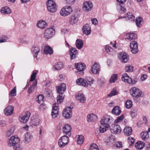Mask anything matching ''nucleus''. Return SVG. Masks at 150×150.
Instances as JSON below:
<instances>
[{"label":"nucleus","instance_id":"f704fd0d","mask_svg":"<svg viewBox=\"0 0 150 150\" xmlns=\"http://www.w3.org/2000/svg\"><path fill=\"white\" fill-rule=\"evenodd\" d=\"M15 129L14 126H12L8 129L6 132V137H10L14 132Z\"/></svg>","mask_w":150,"mask_h":150},{"label":"nucleus","instance_id":"a18cd8bd","mask_svg":"<svg viewBox=\"0 0 150 150\" xmlns=\"http://www.w3.org/2000/svg\"><path fill=\"white\" fill-rule=\"evenodd\" d=\"M38 72L37 70H35L33 71L32 74L31 76V78L30 80V81H33L36 78V76Z\"/></svg>","mask_w":150,"mask_h":150},{"label":"nucleus","instance_id":"6e6d98bb","mask_svg":"<svg viewBox=\"0 0 150 150\" xmlns=\"http://www.w3.org/2000/svg\"><path fill=\"white\" fill-rule=\"evenodd\" d=\"M40 122L38 119L36 118L32 121L31 124L33 125L36 126L39 125Z\"/></svg>","mask_w":150,"mask_h":150},{"label":"nucleus","instance_id":"0e129e2a","mask_svg":"<svg viewBox=\"0 0 150 150\" xmlns=\"http://www.w3.org/2000/svg\"><path fill=\"white\" fill-rule=\"evenodd\" d=\"M105 50L108 53H109L112 50V49L111 47L107 45L105 47Z\"/></svg>","mask_w":150,"mask_h":150},{"label":"nucleus","instance_id":"338daca9","mask_svg":"<svg viewBox=\"0 0 150 150\" xmlns=\"http://www.w3.org/2000/svg\"><path fill=\"white\" fill-rule=\"evenodd\" d=\"M76 0H66L67 3L68 4H73L75 2Z\"/></svg>","mask_w":150,"mask_h":150},{"label":"nucleus","instance_id":"bb28decb","mask_svg":"<svg viewBox=\"0 0 150 150\" xmlns=\"http://www.w3.org/2000/svg\"><path fill=\"white\" fill-rule=\"evenodd\" d=\"M122 81L125 83H131L132 82V79L126 73L124 74L121 78Z\"/></svg>","mask_w":150,"mask_h":150},{"label":"nucleus","instance_id":"603ef678","mask_svg":"<svg viewBox=\"0 0 150 150\" xmlns=\"http://www.w3.org/2000/svg\"><path fill=\"white\" fill-rule=\"evenodd\" d=\"M16 87L15 86L14 88L9 93V95L11 96H15L16 95Z\"/></svg>","mask_w":150,"mask_h":150},{"label":"nucleus","instance_id":"39448f33","mask_svg":"<svg viewBox=\"0 0 150 150\" xmlns=\"http://www.w3.org/2000/svg\"><path fill=\"white\" fill-rule=\"evenodd\" d=\"M69 141V137L66 135L61 137L58 140V144L60 148H63L67 145Z\"/></svg>","mask_w":150,"mask_h":150},{"label":"nucleus","instance_id":"cd10ccee","mask_svg":"<svg viewBox=\"0 0 150 150\" xmlns=\"http://www.w3.org/2000/svg\"><path fill=\"white\" fill-rule=\"evenodd\" d=\"M87 121L89 122L94 121L98 120V117L97 116L93 113L88 114L87 116Z\"/></svg>","mask_w":150,"mask_h":150},{"label":"nucleus","instance_id":"473e14b6","mask_svg":"<svg viewBox=\"0 0 150 150\" xmlns=\"http://www.w3.org/2000/svg\"><path fill=\"white\" fill-rule=\"evenodd\" d=\"M44 52L46 55L48 54L51 55L53 53V49L50 46L47 45L45 47Z\"/></svg>","mask_w":150,"mask_h":150},{"label":"nucleus","instance_id":"412c9836","mask_svg":"<svg viewBox=\"0 0 150 150\" xmlns=\"http://www.w3.org/2000/svg\"><path fill=\"white\" fill-rule=\"evenodd\" d=\"M69 53L70 56L71 60L75 58L78 54L77 50L74 47L70 49Z\"/></svg>","mask_w":150,"mask_h":150},{"label":"nucleus","instance_id":"20e7f679","mask_svg":"<svg viewBox=\"0 0 150 150\" xmlns=\"http://www.w3.org/2000/svg\"><path fill=\"white\" fill-rule=\"evenodd\" d=\"M47 8L48 11L50 12L53 13L57 10L56 4L52 0H48L46 2Z\"/></svg>","mask_w":150,"mask_h":150},{"label":"nucleus","instance_id":"b1692460","mask_svg":"<svg viewBox=\"0 0 150 150\" xmlns=\"http://www.w3.org/2000/svg\"><path fill=\"white\" fill-rule=\"evenodd\" d=\"M82 30L83 34L86 35H88L91 33V28L88 24L84 25L82 28Z\"/></svg>","mask_w":150,"mask_h":150},{"label":"nucleus","instance_id":"6ab92c4d","mask_svg":"<svg viewBox=\"0 0 150 150\" xmlns=\"http://www.w3.org/2000/svg\"><path fill=\"white\" fill-rule=\"evenodd\" d=\"M78 20L77 16L75 14H72L69 17V21L70 24L73 25L76 24Z\"/></svg>","mask_w":150,"mask_h":150},{"label":"nucleus","instance_id":"13d9d810","mask_svg":"<svg viewBox=\"0 0 150 150\" xmlns=\"http://www.w3.org/2000/svg\"><path fill=\"white\" fill-rule=\"evenodd\" d=\"M124 118V115H121V116L118 117L117 118L115 119L114 121V122L116 123H118L122 121Z\"/></svg>","mask_w":150,"mask_h":150},{"label":"nucleus","instance_id":"a211bd4d","mask_svg":"<svg viewBox=\"0 0 150 150\" xmlns=\"http://www.w3.org/2000/svg\"><path fill=\"white\" fill-rule=\"evenodd\" d=\"M58 104L57 103H54L53 105L51 113V115L53 118H55L58 114Z\"/></svg>","mask_w":150,"mask_h":150},{"label":"nucleus","instance_id":"9d476101","mask_svg":"<svg viewBox=\"0 0 150 150\" xmlns=\"http://www.w3.org/2000/svg\"><path fill=\"white\" fill-rule=\"evenodd\" d=\"M8 140V145L9 146H14L20 141V139L18 137L14 136L11 137Z\"/></svg>","mask_w":150,"mask_h":150},{"label":"nucleus","instance_id":"864d4df0","mask_svg":"<svg viewBox=\"0 0 150 150\" xmlns=\"http://www.w3.org/2000/svg\"><path fill=\"white\" fill-rule=\"evenodd\" d=\"M89 150H99L98 145L95 144H93L90 145Z\"/></svg>","mask_w":150,"mask_h":150},{"label":"nucleus","instance_id":"37998d69","mask_svg":"<svg viewBox=\"0 0 150 150\" xmlns=\"http://www.w3.org/2000/svg\"><path fill=\"white\" fill-rule=\"evenodd\" d=\"M118 77V75L117 74H112L109 80V81L110 83H114L117 80Z\"/></svg>","mask_w":150,"mask_h":150},{"label":"nucleus","instance_id":"ea45409f","mask_svg":"<svg viewBox=\"0 0 150 150\" xmlns=\"http://www.w3.org/2000/svg\"><path fill=\"white\" fill-rule=\"evenodd\" d=\"M40 50L39 48L37 47H34L32 48L31 51L34 57H36L37 56L38 54L40 52Z\"/></svg>","mask_w":150,"mask_h":150},{"label":"nucleus","instance_id":"f03ea898","mask_svg":"<svg viewBox=\"0 0 150 150\" xmlns=\"http://www.w3.org/2000/svg\"><path fill=\"white\" fill-rule=\"evenodd\" d=\"M129 93L132 97L137 98L142 97L144 96V93L135 87L131 88L129 90Z\"/></svg>","mask_w":150,"mask_h":150},{"label":"nucleus","instance_id":"69168bd1","mask_svg":"<svg viewBox=\"0 0 150 150\" xmlns=\"http://www.w3.org/2000/svg\"><path fill=\"white\" fill-rule=\"evenodd\" d=\"M147 78V75L145 74H143L141 76L140 78V79L142 81H143L146 79Z\"/></svg>","mask_w":150,"mask_h":150},{"label":"nucleus","instance_id":"dca6fc26","mask_svg":"<svg viewBox=\"0 0 150 150\" xmlns=\"http://www.w3.org/2000/svg\"><path fill=\"white\" fill-rule=\"evenodd\" d=\"M130 46L131 49V52L135 54L138 52V44L136 41H132L130 43Z\"/></svg>","mask_w":150,"mask_h":150},{"label":"nucleus","instance_id":"e433bc0d","mask_svg":"<svg viewBox=\"0 0 150 150\" xmlns=\"http://www.w3.org/2000/svg\"><path fill=\"white\" fill-rule=\"evenodd\" d=\"M135 146L137 149H141L144 147V144L142 141H139L135 143Z\"/></svg>","mask_w":150,"mask_h":150},{"label":"nucleus","instance_id":"c85d7f7f","mask_svg":"<svg viewBox=\"0 0 150 150\" xmlns=\"http://www.w3.org/2000/svg\"><path fill=\"white\" fill-rule=\"evenodd\" d=\"M47 24L43 20L39 21L37 24V26L41 29H44L47 26Z\"/></svg>","mask_w":150,"mask_h":150},{"label":"nucleus","instance_id":"8fccbe9b","mask_svg":"<svg viewBox=\"0 0 150 150\" xmlns=\"http://www.w3.org/2000/svg\"><path fill=\"white\" fill-rule=\"evenodd\" d=\"M118 91L116 88H114L110 92L108 95V97H111L115 96L117 94Z\"/></svg>","mask_w":150,"mask_h":150},{"label":"nucleus","instance_id":"1a4fd4ad","mask_svg":"<svg viewBox=\"0 0 150 150\" xmlns=\"http://www.w3.org/2000/svg\"><path fill=\"white\" fill-rule=\"evenodd\" d=\"M30 116V112L28 111L24 115H20L19 116V120L21 123H26L28 121Z\"/></svg>","mask_w":150,"mask_h":150},{"label":"nucleus","instance_id":"423d86ee","mask_svg":"<svg viewBox=\"0 0 150 150\" xmlns=\"http://www.w3.org/2000/svg\"><path fill=\"white\" fill-rule=\"evenodd\" d=\"M100 69V66L99 64L95 62L92 65L89 72L91 74H97L99 73Z\"/></svg>","mask_w":150,"mask_h":150},{"label":"nucleus","instance_id":"f8f14e48","mask_svg":"<svg viewBox=\"0 0 150 150\" xmlns=\"http://www.w3.org/2000/svg\"><path fill=\"white\" fill-rule=\"evenodd\" d=\"M110 129L111 132L114 134H120L122 131L120 125L116 124L112 125Z\"/></svg>","mask_w":150,"mask_h":150},{"label":"nucleus","instance_id":"c756f323","mask_svg":"<svg viewBox=\"0 0 150 150\" xmlns=\"http://www.w3.org/2000/svg\"><path fill=\"white\" fill-rule=\"evenodd\" d=\"M126 20H129L131 21H134L135 18V16L132 13L128 12L125 14L124 16Z\"/></svg>","mask_w":150,"mask_h":150},{"label":"nucleus","instance_id":"de8ad7c7","mask_svg":"<svg viewBox=\"0 0 150 150\" xmlns=\"http://www.w3.org/2000/svg\"><path fill=\"white\" fill-rule=\"evenodd\" d=\"M133 69V67L129 64H127L125 67V71L127 72H132Z\"/></svg>","mask_w":150,"mask_h":150},{"label":"nucleus","instance_id":"a19ab883","mask_svg":"<svg viewBox=\"0 0 150 150\" xmlns=\"http://www.w3.org/2000/svg\"><path fill=\"white\" fill-rule=\"evenodd\" d=\"M37 84V82L35 81L34 82L32 85L28 88V93H32L35 90V87Z\"/></svg>","mask_w":150,"mask_h":150},{"label":"nucleus","instance_id":"58836bf2","mask_svg":"<svg viewBox=\"0 0 150 150\" xmlns=\"http://www.w3.org/2000/svg\"><path fill=\"white\" fill-rule=\"evenodd\" d=\"M140 136L142 139L143 140L146 141L147 140L149 137V135L148 132L147 131H143L141 132Z\"/></svg>","mask_w":150,"mask_h":150},{"label":"nucleus","instance_id":"5701e85b","mask_svg":"<svg viewBox=\"0 0 150 150\" xmlns=\"http://www.w3.org/2000/svg\"><path fill=\"white\" fill-rule=\"evenodd\" d=\"M63 67V63L61 62H59L54 64L53 66L52 69L54 71H58L62 69Z\"/></svg>","mask_w":150,"mask_h":150},{"label":"nucleus","instance_id":"0eeeda50","mask_svg":"<svg viewBox=\"0 0 150 150\" xmlns=\"http://www.w3.org/2000/svg\"><path fill=\"white\" fill-rule=\"evenodd\" d=\"M54 30L52 28H47L44 32V37L47 39H49L52 38L54 35Z\"/></svg>","mask_w":150,"mask_h":150},{"label":"nucleus","instance_id":"2eb2a0df","mask_svg":"<svg viewBox=\"0 0 150 150\" xmlns=\"http://www.w3.org/2000/svg\"><path fill=\"white\" fill-rule=\"evenodd\" d=\"M71 127L69 124H66L62 127L63 132L65 134H67L69 136L71 135Z\"/></svg>","mask_w":150,"mask_h":150},{"label":"nucleus","instance_id":"4d7b16f0","mask_svg":"<svg viewBox=\"0 0 150 150\" xmlns=\"http://www.w3.org/2000/svg\"><path fill=\"white\" fill-rule=\"evenodd\" d=\"M117 6L119 9V12L120 13H124L125 12L126 9L123 7L120 4H118Z\"/></svg>","mask_w":150,"mask_h":150},{"label":"nucleus","instance_id":"052dcab7","mask_svg":"<svg viewBox=\"0 0 150 150\" xmlns=\"http://www.w3.org/2000/svg\"><path fill=\"white\" fill-rule=\"evenodd\" d=\"M13 146L14 149L15 150H21L22 149L21 146L20 145L18 144H16L14 146Z\"/></svg>","mask_w":150,"mask_h":150},{"label":"nucleus","instance_id":"4c0bfd02","mask_svg":"<svg viewBox=\"0 0 150 150\" xmlns=\"http://www.w3.org/2000/svg\"><path fill=\"white\" fill-rule=\"evenodd\" d=\"M75 44L77 48L80 50L83 47V42L81 40L78 39L76 41Z\"/></svg>","mask_w":150,"mask_h":150},{"label":"nucleus","instance_id":"79ce46f5","mask_svg":"<svg viewBox=\"0 0 150 150\" xmlns=\"http://www.w3.org/2000/svg\"><path fill=\"white\" fill-rule=\"evenodd\" d=\"M76 141L78 144H82L84 142V138L82 135H79L76 137Z\"/></svg>","mask_w":150,"mask_h":150},{"label":"nucleus","instance_id":"7ed1b4c3","mask_svg":"<svg viewBox=\"0 0 150 150\" xmlns=\"http://www.w3.org/2000/svg\"><path fill=\"white\" fill-rule=\"evenodd\" d=\"M73 9L72 7L69 5H66L63 7L60 11V15L63 17H67L72 13Z\"/></svg>","mask_w":150,"mask_h":150},{"label":"nucleus","instance_id":"3c124183","mask_svg":"<svg viewBox=\"0 0 150 150\" xmlns=\"http://www.w3.org/2000/svg\"><path fill=\"white\" fill-rule=\"evenodd\" d=\"M142 20V18L141 17H138L136 18V24L138 27H140V25Z\"/></svg>","mask_w":150,"mask_h":150},{"label":"nucleus","instance_id":"f257e3e1","mask_svg":"<svg viewBox=\"0 0 150 150\" xmlns=\"http://www.w3.org/2000/svg\"><path fill=\"white\" fill-rule=\"evenodd\" d=\"M113 121V118L110 116L106 115L103 116L100 121V133H103L105 132L109 127L110 124Z\"/></svg>","mask_w":150,"mask_h":150},{"label":"nucleus","instance_id":"f3484780","mask_svg":"<svg viewBox=\"0 0 150 150\" xmlns=\"http://www.w3.org/2000/svg\"><path fill=\"white\" fill-rule=\"evenodd\" d=\"M76 83L78 85L87 87L88 85V82L85 79L82 78H78L76 81Z\"/></svg>","mask_w":150,"mask_h":150},{"label":"nucleus","instance_id":"680f3d73","mask_svg":"<svg viewBox=\"0 0 150 150\" xmlns=\"http://www.w3.org/2000/svg\"><path fill=\"white\" fill-rule=\"evenodd\" d=\"M87 80L88 82V85L89 86H91L93 84L94 81V80L93 79L89 78H88L87 79Z\"/></svg>","mask_w":150,"mask_h":150},{"label":"nucleus","instance_id":"49530a36","mask_svg":"<svg viewBox=\"0 0 150 150\" xmlns=\"http://www.w3.org/2000/svg\"><path fill=\"white\" fill-rule=\"evenodd\" d=\"M44 98V96L43 95H40L37 97L36 101L40 104L43 103Z\"/></svg>","mask_w":150,"mask_h":150},{"label":"nucleus","instance_id":"4be33fe9","mask_svg":"<svg viewBox=\"0 0 150 150\" xmlns=\"http://www.w3.org/2000/svg\"><path fill=\"white\" fill-rule=\"evenodd\" d=\"M76 100L78 101L84 103L85 102L86 98L82 93H79L75 96Z\"/></svg>","mask_w":150,"mask_h":150},{"label":"nucleus","instance_id":"ddd939ff","mask_svg":"<svg viewBox=\"0 0 150 150\" xmlns=\"http://www.w3.org/2000/svg\"><path fill=\"white\" fill-rule=\"evenodd\" d=\"M75 68L77 70V72L79 74H83V71L86 68V65L84 64L81 63H78L75 64Z\"/></svg>","mask_w":150,"mask_h":150},{"label":"nucleus","instance_id":"9b49d317","mask_svg":"<svg viewBox=\"0 0 150 150\" xmlns=\"http://www.w3.org/2000/svg\"><path fill=\"white\" fill-rule=\"evenodd\" d=\"M93 7L92 3L90 1H86L83 3V9L85 12H88L91 11Z\"/></svg>","mask_w":150,"mask_h":150},{"label":"nucleus","instance_id":"5fc2aeb1","mask_svg":"<svg viewBox=\"0 0 150 150\" xmlns=\"http://www.w3.org/2000/svg\"><path fill=\"white\" fill-rule=\"evenodd\" d=\"M18 41L19 43L22 44H28V41L24 37L20 38L18 40Z\"/></svg>","mask_w":150,"mask_h":150},{"label":"nucleus","instance_id":"bf43d9fd","mask_svg":"<svg viewBox=\"0 0 150 150\" xmlns=\"http://www.w3.org/2000/svg\"><path fill=\"white\" fill-rule=\"evenodd\" d=\"M8 39V38L6 36L3 35L0 37V43L6 42Z\"/></svg>","mask_w":150,"mask_h":150},{"label":"nucleus","instance_id":"774afa93","mask_svg":"<svg viewBox=\"0 0 150 150\" xmlns=\"http://www.w3.org/2000/svg\"><path fill=\"white\" fill-rule=\"evenodd\" d=\"M116 146L117 148H120L122 147V142H116Z\"/></svg>","mask_w":150,"mask_h":150},{"label":"nucleus","instance_id":"7c9ffc66","mask_svg":"<svg viewBox=\"0 0 150 150\" xmlns=\"http://www.w3.org/2000/svg\"><path fill=\"white\" fill-rule=\"evenodd\" d=\"M132 128L129 126H125L123 130V131L124 134L128 136H130L132 133Z\"/></svg>","mask_w":150,"mask_h":150},{"label":"nucleus","instance_id":"2f4dec72","mask_svg":"<svg viewBox=\"0 0 150 150\" xmlns=\"http://www.w3.org/2000/svg\"><path fill=\"white\" fill-rule=\"evenodd\" d=\"M137 37V35L134 33H129L126 34V39L129 40L135 39Z\"/></svg>","mask_w":150,"mask_h":150},{"label":"nucleus","instance_id":"c9c22d12","mask_svg":"<svg viewBox=\"0 0 150 150\" xmlns=\"http://www.w3.org/2000/svg\"><path fill=\"white\" fill-rule=\"evenodd\" d=\"M24 138L25 142L27 143L30 142L33 138V136L31 133L28 132H26L24 134Z\"/></svg>","mask_w":150,"mask_h":150},{"label":"nucleus","instance_id":"c03bdc74","mask_svg":"<svg viewBox=\"0 0 150 150\" xmlns=\"http://www.w3.org/2000/svg\"><path fill=\"white\" fill-rule=\"evenodd\" d=\"M64 95L62 93H59V95L57 97V101L58 103H60L64 99Z\"/></svg>","mask_w":150,"mask_h":150},{"label":"nucleus","instance_id":"a878e982","mask_svg":"<svg viewBox=\"0 0 150 150\" xmlns=\"http://www.w3.org/2000/svg\"><path fill=\"white\" fill-rule=\"evenodd\" d=\"M0 12L2 14L4 15L9 14L11 13L10 8L7 6L2 7L0 9Z\"/></svg>","mask_w":150,"mask_h":150},{"label":"nucleus","instance_id":"393cba45","mask_svg":"<svg viewBox=\"0 0 150 150\" xmlns=\"http://www.w3.org/2000/svg\"><path fill=\"white\" fill-rule=\"evenodd\" d=\"M14 110L13 108L11 105L7 106L5 109L4 113L6 116H9L13 113Z\"/></svg>","mask_w":150,"mask_h":150},{"label":"nucleus","instance_id":"09e8293b","mask_svg":"<svg viewBox=\"0 0 150 150\" xmlns=\"http://www.w3.org/2000/svg\"><path fill=\"white\" fill-rule=\"evenodd\" d=\"M132 101L129 100H127L125 103V107L127 108L130 109L132 106Z\"/></svg>","mask_w":150,"mask_h":150},{"label":"nucleus","instance_id":"aec40b11","mask_svg":"<svg viewBox=\"0 0 150 150\" xmlns=\"http://www.w3.org/2000/svg\"><path fill=\"white\" fill-rule=\"evenodd\" d=\"M56 88L58 93H62L63 94L64 92L66 90V85L64 83H62L60 84L59 86H57Z\"/></svg>","mask_w":150,"mask_h":150},{"label":"nucleus","instance_id":"e2e57ef3","mask_svg":"<svg viewBox=\"0 0 150 150\" xmlns=\"http://www.w3.org/2000/svg\"><path fill=\"white\" fill-rule=\"evenodd\" d=\"M40 103L41 105H40L39 107V109L41 110H44L46 108V106L43 103Z\"/></svg>","mask_w":150,"mask_h":150},{"label":"nucleus","instance_id":"72a5a7b5","mask_svg":"<svg viewBox=\"0 0 150 150\" xmlns=\"http://www.w3.org/2000/svg\"><path fill=\"white\" fill-rule=\"evenodd\" d=\"M121 110L120 109L119 106H117L114 107L112 110V113L116 115H118L121 112Z\"/></svg>","mask_w":150,"mask_h":150},{"label":"nucleus","instance_id":"6e6552de","mask_svg":"<svg viewBox=\"0 0 150 150\" xmlns=\"http://www.w3.org/2000/svg\"><path fill=\"white\" fill-rule=\"evenodd\" d=\"M63 117L66 119H69L72 116V110L70 107H67L63 110Z\"/></svg>","mask_w":150,"mask_h":150},{"label":"nucleus","instance_id":"4468645a","mask_svg":"<svg viewBox=\"0 0 150 150\" xmlns=\"http://www.w3.org/2000/svg\"><path fill=\"white\" fill-rule=\"evenodd\" d=\"M118 57L120 60L124 63L127 62L129 60V57L128 55L124 52H122L118 54Z\"/></svg>","mask_w":150,"mask_h":150}]
</instances>
